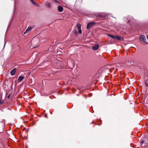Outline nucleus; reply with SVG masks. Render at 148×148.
<instances>
[{"label": "nucleus", "instance_id": "obj_16", "mask_svg": "<svg viewBox=\"0 0 148 148\" xmlns=\"http://www.w3.org/2000/svg\"><path fill=\"white\" fill-rule=\"evenodd\" d=\"M145 84L148 87V80H146L145 82Z\"/></svg>", "mask_w": 148, "mask_h": 148}, {"label": "nucleus", "instance_id": "obj_12", "mask_svg": "<svg viewBox=\"0 0 148 148\" xmlns=\"http://www.w3.org/2000/svg\"><path fill=\"white\" fill-rule=\"evenodd\" d=\"M0 122L2 125H5V120L3 119H0Z\"/></svg>", "mask_w": 148, "mask_h": 148}, {"label": "nucleus", "instance_id": "obj_5", "mask_svg": "<svg viewBox=\"0 0 148 148\" xmlns=\"http://www.w3.org/2000/svg\"><path fill=\"white\" fill-rule=\"evenodd\" d=\"M140 38L141 41L144 42L146 43V38L144 35H140Z\"/></svg>", "mask_w": 148, "mask_h": 148}, {"label": "nucleus", "instance_id": "obj_15", "mask_svg": "<svg viewBox=\"0 0 148 148\" xmlns=\"http://www.w3.org/2000/svg\"><path fill=\"white\" fill-rule=\"evenodd\" d=\"M3 101L2 99H0V104H2L3 103Z\"/></svg>", "mask_w": 148, "mask_h": 148}, {"label": "nucleus", "instance_id": "obj_2", "mask_svg": "<svg viewBox=\"0 0 148 148\" xmlns=\"http://www.w3.org/2000/svg\"><path fill=\"white\" fill-rule=\"evenodd\" d=\"M56 63L58 69L62 68L64 67L65 66V65L64 64L63 62L61 61H57Z\"/></svg>", "mask_w": 148, "mask_h": 148}, {"label": "nucleus", "instance_id": "obj_8", "mask_svg": "<svg viewBox=\"0 0 148 148\" xmlns=\"http://www.w3.org/2000/svg\"><path fill=\"white\" fill-rule=\"evenodd\" d=\"M32 28L31 27H29L26 29L24 33H26L29 32L32 30Z\"/></svg>", "mask_w": 148, "mask_h": 148}, {"label": "nucleus", "instance_id": "obj_21", "mask_svg": "<svg viewBox=\"0 0 148 148\" xmlns=\"http://www.w3.org/2000/svg\"><path fill=\"white\" fill-rule=\"evenodd\" d=\"M147 38L148 39V36H147Z\"/></svg>", "mask_w": 148, "mask_h": 148}, {"label": "nucleus", "instance_id": "obj_3", "mask_svg": "<svg viewBox=\"0 0 148 148\" xmlns=\"http://www.w3.org/2000/svg\"><path fill=\"white\" fill-rule=\"evenodd\" d=\"M105 15L103 14H100L99 13H96L94 15L92 16H90V17L92 18H94L95 16L96 17H99L100 18H104L105 17Z\"/></svg>", "mask_w": 148, "mask_h": 148}, {"label": "nucleus", "instance_id": "obj_6", "mask_svg": "<svg viewBox=\"0 0 148 148\" xmlns=\"http://www.w3.org/2000/svg\"><path fill=\"white\" fill-rule=\"evenodd\" d=\"M16 70L17 69L16 68H14L10 72V74L11 75H15Z\"/></svg>", "mask_w": 148, "mask_h": 148}, {"label": "nucleus", "instance_id": "obj_14", "mask_svg": "<svg viewBox=\"0 0 148 148\" xmlns=\"http://www.w3.org/2000/svg\"><path fill=\"white\" fill-rule=\"evenodd\" d=\"M108 36L113 39H115V36L111 34H109Z\"/></svg>", "mask_w": 148, "mask_h": 148}, {"label": "nucleus", "instance_id": "obj_20", "mask_svg": "<svg viewBox=\"0 0 148 148\" xmlns=\"http://www.w3.org/2000/svg\"><path fill=\"white\" fill-rule=\"evenodd\" d=\"M10 97V95H9L8 97V98H9Z\"/></svg>", "mask_w": 148, "mask_h": 148}, {"label": "nucleus", "instance_id": "obj_7", "mask_svg": "<svg viewBox=\"0 0 148 148\" xmlns=\"http://www.w3.org/2000/svg\"><path fill=\"white\" fill-rule=\"evenodd\" d=\"M24 78V77L23 76H19L17 79L18 83H20L21 82Z\"/></svg>", "mask_w": 148, "mask_h": 148}, {"label": "nucleus", "instance_id": "obj_9", "mask_svg": "<svg viewBox=\"0 0 148 148\" xmlns=\"http://www.w3.org/2000/svg\"><path fill=\"white\" fill-rule=\"evenodd\" d=\"M99 47V45L98 44L96 45L93 46L92 47V49L94 50H96Z\"/></svg>", "mask_w": 148, "mask_h": 148}, {"label": "nucleus", "instance_id": "obj_13", "mask_svg": "<svg viewBox=\"0 0 148 148\" xmlns=\"http://www.w3.org/2000/svg\"><path fill=\"white\" fill-rule=\"evenodd\" d=\"M115 39H116L117 40H120L121 39L120 37L117 36H115Z\"/></svg>", "mask_w": 148, "mask_h": 148}, {"label": "nucleus", "instance_id": "obj_18", "mask_svg": "<svg viewBox=\"0 0 148 148\" xmlns=\"http://www.w3.org/2000/svg\"><path fill=\"white\" fill-rule=\"evenodd\" d=\"M46 6H47L48 7H50V5L49 4V3H47L46 4Z\"/></svg>", "mask_w": 148, "mask_h": 148}, {"label": "nucleus", "instance_id": "obj_4", "mask_svg": "<svg viewBox=\"0 0 148 148\" xmlns=\"http://www.w3.org/2000/svg\"><path fill=\"white\" fill-rule=\"evenodd\" d=\"M95 23L94 22H91L88 23L87 26V28L89 29L91 26L95 25Z\"/></svg>", "mask_w": 148, "mask_h": 148}, {"label": "nucleus", "instance_id": "obj_17", "mask_svg": "<svg viewBox=\"0 0 148 148\" xmlns=\"http://www.w3.org/2000/svg\"><path fill=\"white\" fill-rule=\"evenodd\" d=\"M144 142L145 141L143 140H142L141 141L140 143L141 144V146L143 147V144L144 143Z\"/></svg>", "mask_w": 148, "mask_h": 148}, {"label": "nucleus", "instance_id": "obj_1", "mask_svg": "<svg viewBox=\"0 0 148 148\" xmlns=\"http://www.w3.org/2000/svg\"><path fill=\"white\" fill-rule=\"evenodd\" d=\"M77 29H78V32H77L76 30H75L74 31V33L75 35L77 36L78 33H79L80 34H81L82 33V31L81 29V25L80 24H77Z\"/></svg>", "mask_w": 148, "mask_h": 148}, {"label": "nucleus", "instance_id": "obj_10", "mask_svg": "<svg viewBox=\"0 0 148 148\" xmlns=\"http://www.w3.org/2000/svg\"><path fill=\"white\" fill-rule=\"evenodd\" d=\"M58 10L60 12H62L63 11V7L61 6H59L58 7Z\"/></svg>", "mask_w": 148, "mask_h": 148}, {"label": "nucleus", "instance_id": "obj_11", "mask_svg": "<svg viewBox=\"0 0 148 148\" xmlns=\"http://www.w3.org/2000/svg\"><path fill=\"white\" fill-rule=\"evenodd\" d=\"M31 1L32 4H34V5H36V6L37 7H38L39 6L38 4L37 3L35 2L33 0H31Z\"/></svg>", "mask_w": 148, "mask_h": 148}, {"label": "nucleus", "instance_id": "obj_19", "mask_svg": "<svg viewBox=\"0 0 148 148\" xmlns=\"http://www.w3.org/2000/svg\"><path fill=\"white\" fill-rule=\"evenodd\" d=\"M54 1H56V2H58V1H57L56 0H53Z\"/></svg>", "mask_w": 148, "mask_h": 148}]
</instances>
